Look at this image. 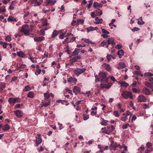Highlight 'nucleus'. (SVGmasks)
Listing matches in <instances>:
<instances>
[{
  "mask_svg": "<svg viewBox=\"0 0 153 153\" xmlns=\"http://www.w3.org/2000/svg\"><path fill=\"white\" fill-rule=\"evenodd\" d=\"M108 122V121L104 120L102 119V121L101 122V124L103 126H106L107 123Z\"/></svg>",
  "mask_w": 153,
  "mask_h": 153,
  "instance_id": "obj_41",
  "label": "nucleus"
},
{
  "mask_svg": "<svg viewBox=\"0 0 153 153\" xmlns=\"http://www.w3.org/2000/svg\"><path fill=\"white\" fill-rule=\"evenodd\" d=\"M34 94L33 92L30 91L28 93L27 97L30 98H33L34 97Z\"/></svg>",
  "mask_w": 153,
  "mask_h": 153,
  "instance_id": "obj_31",
  "label": "nucleus"
},
{
  "mask_svg": "<svg viewBox=\"0 0 153 153\" xmlns=\"http://www.w3.org/2000/svg\"><path fill=\"white\" fill-rule=\"evenodd\" d=\"M5 39L8 42H10L11 40V38L10 36H7L6 37V38H5Z\"/></svg>",
  "mask_w": 153,
  "mask_h": 153,
  "instance_id": "obj_54",
  "label": "nucleus"
},
{
  "mask_svg": "<svg viewBox=\"0 0 153 153\" xmlns=\"http://www.w3.org/2000/svg\"><path fill=\"white\" fill-rule=\"evenodd\" d=\"M113 114L115 117H119L120 116V115L118 114V111H114Z\"/></svg>",
  "mask_w": 153,
  "mask_h": 153,
  "instance_id": "obj_46",
  "label": "nucleus"
},
{
  "mask_svg": "<svg viewBox=\"0 0 153 153\" xmlns=\"http://www.w3.org/2000/svg\"><path fill=\"white\" fill-rule=\"evenodd\" d=\"M123 115L124 116V117H122L121 118V120L123 121H126L127 120V117L126 115V114L124 113L123 114Z\"/></svg>",
  "mask_w": 153,
  "mask_h": 153,
  "instance_id": "obj_33",
  "label": "nucleus"
},
{
  "mask_svg": "<svg viewBox=\"0 0 153 153\" xmlns=\"http://www.w3.org/2000/svg\"><path fill=\"white\" fill-rule=\"evenodd\" d=\"M13 17L11 16H10L7 19V20L8 21L12 22L13 21Z\"/></svg>",
  "mask_w": 153,
  "mask_h": 153,
  "instance_id": "obj_51",
  "label": "nucleus"
},
{
  "mask_svg": "<svg viewBox=\"0 0 153 153\" xmlns=\"http://www.w3.org/2000/svg\"><path fill=\"white\" fill-rule=\"evenodd\" d=\"M17 54L19 57L22 58L23 57L25 56L24 53L22 51L17 52Z\"/></svg>",
  "mask_w": 153,
  "mask_h": 153,
  "instance_id": "obj_25",
  "label": "nucleus"
},
{
  "mask_svg": "<svg viewBox=\"0 0 153 153\" xmlns=\"http://www.w3.org/2000/svg\"><path fill=\"white\" fill-rule=\"evenodd\" d=\"M145 84L147 87H149L152 88V85L148 82H145Z\"/></svg>",
  "mask_w": 153,
  "mask_h": 153,
  "instance_id": "obj_45",
  "label": "nucleus"
},
{
  "mask_svg": "<svg viewBox=\"0 0 153 153\" xmlns=\"http://www.w3.org/2000/svg\"><path fill=\"white\" fill-rule=\"evenodd\" d=\"M102 31L104 34H108L109 33L108 31L104 29H102Z\"/></svg>",
  "mask_w": 153,
  "mask_h": 153,
  "instance_id": "obj_47",
  "label": "nucleus"
},
{
  "mask_svg": "<svg viewBox=\"0 0 153 153\" xmlns=\"http://www.w3.org/2000/svg\"><path fill=\"white\" fill-rule=\"evenodd\" d=\"M29 59L31 60L33 63H36L37 62V58H33L32 57H30Z\"/></svg>",
  "mask_w": 153,
  "mask_h": 153,
  "instance_id": "obj_35",
  "label": "nucleus"
},
{
  "mask_svg": "<svg viewBox=\"0 0 153 153\" xmlns=\"http://www.w3.org/2000/svg\"><path fill=\"white\" fill-rule=\"evenodd\" d=\"M80 91L79 88L76 86H74L73 90V92L76 95Z\"/></svg>",
  "mask_w": 153,
  "mask_h": 153,
  "instance_id": "obj_12",
  "label": "nucleus"
},
{
  "mask_svg": "<svg viewBox=\"0 0 153 153\" xmlns=\"http://www.w3.org/2000/svg\"><path fill=\"white\" fill-rule=\"evenodd\" d=\"M102 6V5L101 4L97 2H94L93 4V7L95 8H97V7L101 8Z\"/></svg>",
  "mask_w": 153,
  "mask_h": 153,
  "instance_id": "obj_15",
  "label": "nucleus"
},
{
  "mask_svg": "<svg viewBox=\"0 0 153 153\" xmlns=\"http://www.w3.org/2000/svg\"><path fill=\"white\" fill-rule=\"evenodd\" d=\"M6 10L5 6L1 7H0V12L1 13L5 12Z\"/></svg>",
  "mask_w": 153,
  "mask_h": 153,
  "instance_id": "obj_40",
  "label": "nucleus"
},
{
  "mask_svg": "<svg viewBox=\"0 0 153 153\" xmlns=\"http://www.w3.org/2000/svg\"><path fill=\"white\" fill-rule=\"evenodd\" d=\"M130 127H131V126L129 125V124H126L125 125H123V126H122V128L123 129H126L129 126Z\"/></svg>",
  "mask_w": 153,
  "mask_h": 153,
  "instance_id": "obj_43",
  "label": "nucleus"
},
{
  "mask_svg": "<svg viewBox=\"0 0 153 153\" xmlns=\"http://www.w3.org/2000/svg\"><path fill=\"white\" fill-rule=\"evenodd\" d=\"M118 55H119L120 58H121L122 56L124 54V51L123 50H120L118 51Z\"/></svg>",
  "mask_w": 153,
  "mask_h": 153,
  "instance_id": "obj_23",
  "label": "nucleus"
},
{
  "mask_svg": "<svg viewBox=\"0 0 153 153\" xmlns=\"http://www.w3.org/2000/svg\"><path fill=\"white\" fill-rule=\"evenodd\" d=\"M41 70L40 69H37V71L35 72V74L36 75L39 74L41 73Z\"/></svg>",
  "mask_w": 153,
  "mask_h": 153,
  "instance_id": "obj_53",
  "label": "nucleus"
},
{
  "mask_svg": "<svg viewBox=\"0 0 153 153\" xmlns=\"http://www.w3.org/2000/svg\"><path fill=\"white\" fill-rule=\"evenodd\" d=\"M71 25L73 26H74L75 25H79V24L78 23L77 21H76L73 20L72 22H71Z\"/></svg>",
  "mask_w": 153,
  "mask_h": 153,
  "instance_id": "obj_42",
  "label": "nucleus"
},
{
  "mask_svg": "<svg viewBox=\"0 0 153 153\" xmlns=\"http://www.w3.org/2000/svg\"><path fill=\"white\" fill-rule=\"evenodd\" d=\"M46 2L48 4H50V5H52L55 4L56 1L53 0H47Z\"/></svg>",
  "mask_w": 153,
  "mask_h": 153,
  "instance_id": "obj_27",
  "label": "nucleus"
},
{
  "mask_svg": "<svg viewBox=\"0 0 153 153\" xmlns=\"http://www.w3.org/2000/svg\"><path fill=\"white\" fill-rule=\"evenodd\" d=\"M93 29V27H92V26L90 27H89L87 28H86V29L87 30V32H89L91 31L94 30Z\"/></svg>",
  "mask_w": 153,
  "mask_h": 153,
  "instance_id": "obj_44",
  "label": "nucleus"
},
{
  "mask_svg": "<svg viewBox=\"0 0 153 153\" xmlns=\"http://www.w3.org/2000/svg\"><path fill=\"white\" fill-rule=\"evenodd\" d=\"M16 99L14 98H10L8 100V102L10 104L14 105L16 102Z\"/></svg>",
  "mask_w": 153,
  "mask_h": 153,
  "instance_id": "obj_19",
  "label": "nucleus"
},
{
  "mask_svg": "<svg viewBox=\"0 0 153 153\" xmlns=\"http://www.w3.org/2000/svg\"><path fill=\"white\" fill-rule=\"evenodd\" d=\"M44 95L45 97V100H46L50 97V94H49V93L48 92L44 93Z\"/></svg>",
  "mask_w": 153,
  "mask_h": 153,
  "instance_id": "obj_30",
  "label": "nucleus"
},
{
  "mask_svg": "<svg viewBox=\"0 0 153 153\" xmlns=\"http://www.w3.org/2000/svg\"><path fill=\"white\" fill-rule=\"evenodd\" d=\"M0 44L3 46L4 48H6L7 45H8V44H9L6 43L2 41H1L0 42Z\"/></svg>",
  "mask_w": 153,
  "mask_h": 153,
  "instance_id": "obj_28",
  "label": "nucleus"
},
{
  "mask_svg": "<svg viewBox=\"0 0 153 153\" xmlns=\"http://www.w3.org/2000/svg\"><path fill=\"white\" fill-rule=\"evenodd\" d=\"M65 33L64 34H60L59 36V38L61 39H63L65 36Z\"/></svg>",
  "mask_w": 153,
  "mask_h": 153,
  "instance_id": "obj_58",
  "label": "nucleus"
},
{
  "mask_svg": "<svg viewBox=\"0 0 153 153\" xmlns=\"http://www.w3.org/2000/svg\"><path fill=\"white\" fill-rule=\"evenodd\" d=\"M89 118V116L88 115H84L83 118L84 120H86Z\"/></svg>",
  "mask_w": 153,
  "mask_h": 153,
  "instance_id": "obj_56",
  "label": "nucleus"
},
{
  "mask_svg": "<svg viewBox=\"0 0 153 153\" xmlns=\"http://www.w3.org/2000/svg\"><path fill=\"white\" fill-rule=\"evenodd\" d=\"M153 76V74H151L150 72H147L144 74L145 76L146 77H148Z\"/></svg>",
  "mask_w": 153,
  "mask_h": 153,
  "instance_id": "obj_34",
  "label": "nucleus"
},
{
  "mask_svg": "<svg viewBox=\"0 0 153 153\" xmlns=\"http://www.w3.org/2000/svg\"><path fill=\"white\" fill-rule=\"evenodd\" d=\"M86 70L85 68H77L74 69V72L77 76L84 72Z\"/></svg>",
  "mask_w": 153,
  "mask_h": 153,
  "instance_id": "obj_5",
  "label": "nucleus"
},
{
  "mask_svg": "<svg viewBox=\"0 0 153 153\" xmlns=\"http://www.w3.org/2000/svg\"><path fill=\"white\" fill-rule=\"evenodd\" d=\"M51 103L50 101H48L47 103H44L41 105V107H42L44 106L46 107L49 105Z\"/></svg>",
  "mask_w": 153,
  "mask_h": 153,
  "instance_id": "obj_39",
  "label": "nucleus"
},
{
  "mask_svg": "<svg viewBox=\"0 0 153 153\" xmlns=\"http://www.w3.org/2000/svg\"><path fill=\"white\" fill-rule=\"evenodd\" d=\"M31 89L29 85H27L25 87V89L24 90L27 91H28Z\"/></svg>",
  "mask_w": 153,
  "mask_h": 153,
  "instance_id": "obj_48",
  "label": "nucleus"
},
{
  "mask_svg": "<svg viewBox=\"0 0 153 153\" xmlns=\"http://www.w3.org/2000/svg\"><path fill=\"white\" fill-rule=\"evenodd\" d=\"M146 146L148 148H149L152 146V144L151 143L148 142L146 144Z\"/></svg>",
  "mask_w": 153,
  "mask_h": 153,
  "instance_id": "obj_62",
  "label": "nucleus"
},
{
  "mask_svg": "<svg viewBox=\"0 0 153 153\" xmlns=\"http://www.w3.org/2000/svg\"><path fill=\"white\" fill-rule=\"evenodd\" d=\"M125 67V65L123 62H120L118 64V65L117 67L118 69H122L124 68Z\"/></svg>",
  "mask_w": 153,
  "mask_h": 153,
  "instance_id": "obj_18",
  "label": "nucleus"
},
{
  "mask_svg": "<svg viewBox=\"0 0 153 153\" xmlns=\"http://www.w3.org/2000/svg\"><path fill=\"white\" fill-rule=\"evenodd\" d=\"M77 81V79L74 77H71L68 79V82H76Z\"/></svg>",
  "mask_w": 153,
  "mask_h": 153,
  "instance_id": "obj_14",
  "label": "nucleus"
},
{
  "mask_svg": "<svg viewBox=\"0 0 153 153\" xmlns=\"http://www.w3.org/2000/svg\"><path fill=\"white\" fill-rule=\"evenodd\" d=\"M2 128L4 131H7L10 129V126L8 124H5L3 126Z\"/></svg>",
  "mask_w": 153,
  "mask_h": 153,
  "instance_id": "obj_26",
  "label": "nucleus"
},
{
  "mask_svg": "<svg viewBox=\"0 0 153 153\" xmlns=\"http://www.w3.org/2000/svg\"><path fill=\"white\" fill-rule=\"evenodd\" d=\"M59 33V31H57L56 30H54L51 35V38H53L55 37Z\"/></svg>",
  "mask_w": 153,
  "mask_h": 153,
  "instance_id": "obj_13",
  "label": "nucleus"
},
{
  "mask_svg": "<svg viewBox=\"0 0 153 153\" xmlns=\"http://www.w3.org/2000/svg\"><path fill=\"white\" fill-rule=\"evenodd\" d=\"M106 44H107V42L106 41H103L101 43V45L102 47H104L106 45Z\"/></svg>",
  "mask_w": 153,
  "mask_h": 153,
  "instance_id": "obj_50",
  "label": "nucleus"
},
{
  "mask_svg": "<svg viewBox=\"0 0 153 153\" xmlns=\"http://www.w3.org/2000/svg\"><path fill=\"white\" fill-rule=\"evenodd\" d=\"M143 92L146 95H149L151 94L150 90L146 88H145L143 89Z\"/></svg>",
  "mask_w": 153,
  "mask_h": 153,
  "instance_id": "obj_16",
  "label": "nucleus"
},
{
  "mask_svg": "<svg viewBox=\"0 0 153 153\" xmlns=\"http://www.w3.org/2000/svg\"><path fill=\"white\" fill-rule=\"evenodd\" d=\"M77 21L78 22V23L79 22H80L81 24H83L84 23V20H81L79 19H78L77 20Z\"/></svg>",
  "mask_w": 153,
  "mask_h": 153,
  "instance_id": "obj_61",
  "label": "nucleus"
},
{
  "mask_svg": "<svg viewBox=\"0 0 153 153\" xmlns=\"http://www.w3.org/2000/svg\"><path fill=\"white\" fill-rule=\"evenodd\" d=\"M113 131L108 126L107 128H105V129L102 132L103 133L109 134Z\"/></svg>",
  "mask_w": 153,
  "mask_h": 153,
  "instance_id": "obj_8",
  "label": "nucleus"
},
{
  "mask_svg": "<svg viewBox=\"0 0 153 153\" xmlns=\"http://www.w3.org/2000/svg\"><path fill=\"white\" fill-rule=\"evenodd\" d=\"M120 84L121 85V86L122 87H126L128 86V84L125 82H122L120 83Z\"/></svg>",
  "mask_w": 153,
  "mask_h": 153,
  "instance_id": "obj_36",
  "label": "nucleus"
},
{
  "mask_svg": "<svg viewBox=\"0 0 153 153\" xmlns=\"http://www.w3.org/2000/svg\"><path fill=\"white\" fill-rule=\"evenodd\" d=\"M81 58L80 56H77L73 57L71 60L73 62H75L77 60L80 59Z\"/></svg>",
  "mask_w": 153,
  "mask_h": 153,
  "instance_id": "obj_22",
  "label": "nucleus"
},
{
  "mask_svg": "<svg viewBox=\"0 0 153 153\" xmlns=\"http://www.w3.org/2000/svg\"><path fill=\"white\" fill-rule=\"evenodd\" d=\"M29 2L34 6H39L42 4L43 3V1L39 0V1H38L37 0H29Z\"/></svg>",
  "mask_w": 153,
  "mask_h": 153,
  "instance_id": "obj_4",
  "label": "nucleus"
},
{
  "mask_svg": "<svg viewBox=\"0 0 153 153\" xmlns=\"http://www.w3.org/2000/svg\"><path fill=\"white\" fill-rule=\"evenodd\" d=\"M137 24L140 25H142L145 23V22L142 20V17H140L137 19Z\"/></svg>",
  "mask_w": 153,
  "mask_h": 153,
  "instance_id": "obj_20",
  "label": "nucleus"
},
{
  "mask_svg": "<svg viewBox=\"0 0 153 153\" xmlns=\"http://www.w3.org/2000/svg\"><path fill=\"white\" fill-rule=\"evenodd\" d=\"M117 143H116V142H114L113 141H112L110 146V147L114 148L115 147H117Z\"/></svg>",
  "mask_w": 153,
  "mask_h": 153,
  "instance_id": "obj_32",
  "label": "nucleus"
},
{
  "mask_svg": "<svg viewBox=\"0 0 153 153\" xmlns=\"http://www.w3.org/2000/svg\"><path fill=\"white\" fill-rule=\"evenodd\" d=\"M48 25L49 24L47 23L46 20H45V21L42 23V26L43 27L48 26Z\"/></svg>",
  "mask_w": 153,
  "mask_h": 153,
  "instance_id": "obj_49",
  "label": "nucleus"
},
{
  "mask_svg": "<svg viewBox=\"0 0 153 153\" xmlns=\"http://www.w3.org/2000/svg\"><path fill=\"white\" fill-rule=\"evenodd\" d=\"M122 47V45L120 44H117L115 48L118 49L121 48Z\"/></svg>",
  "mask_w": 153,
  "mask_h": 153,
  "instance_id": "obj_59",
  "label": "nucleus"
},
{
  "mask_svg": "<svg viewBox=\"0 0 153 153\" xmlns=\"http://www.w3.org/2000/svg\"><path fill=\"white\" fill-rule=\"evenodd\" d=\"M99 76L100 81L102 82H108L109 77H106V74L103 72H100L99 74Z\"/></svg>",
  "mask_w": 153,
  "mask_h": 153,
  "instance_id": "obj_2",
  "label": "nucleus"
},
{
  "mask_svg": "<svg viewBox=\"0 0 153 153\" xmlns=\"http://www.w3.org/2000/svg\"><path fill=\"white\" fill-rule=\"evenodd\" d=\"M144 149V148L143 146H141L138 148V150L140 151V153L142 151H143Z\"/></svg>",
  "mask_w": 153,
  "mask_h": 153,
  "instance_id": "obj_64",
  "label": "nucleus"
},
{
  "mask_svg": "<svg viewBox=\"0 0 153 153\" xmlns=\"http://www.w3.org/2000/svg\"><path fill=\"white\" fill-rule=\"evenodd\" d=\"M121 96L125 99L129 98L130 99H133L132 93L128 91H124L122 92Z\"/></svg>",
  "mask_w": 153,
  "mask_h": 153,
  "instance_id": "obj_3",
  "label": "nucleus"
},
{
  "mask_svg": "<svg viewBox=\"0 0 153 153\" xmlns=\"http://www.w3.org/2000/svg\"><path fill=\"white\" fill-rule=\"evenodd\" d=\"M14 113L16 116L19 118H21L22 116V113L21 111L19 110H16L14 111Z\"/></svg>",
  "mask_w": 153,
  "mask_h": 153,
  "instance_id": "obj_9",
  "label": "nucleus"
},
{
  "mask_svg": "<svg viewBox=\"0 0 153 153\" xmlns=\"http://www.w3.org/2000/svg\"><path fill=\"white\" fill-rule=\"evenodd\" d=\"M80 50V49H78L76 48L74 51L73 52V54L74 55H76L78 54V51Z\"/></svg>",
  "mask_w": 153,
  "mask_h": 153,
  "instance_id": "obj_38",
  "label": "nucleus"
},
{
  "mask_svg": "<svg viewBox=\"0 0 153 153\" xmlns=\"http://www.w3.org/2000/svg\"><path fill=\"white\" fill-rule=\"evenodd\" d=\"M100 88H106V85L105 84H101L100 85Z\"/></svg>",
  "mask_w": 153,
  "mask_h": 153,
  "instance_id": "obj_60",
  "label": "nucleus"
},
{
  "mask_svg": "<svg viewBox=\"0 0 153 153\" xmlns=\"http://www.w3.org/2000/svg\"><path fill=\"white\" fill-rule=\"evenodd\" d=\"M140 29L138 27H134L132 29H131V30L133 32L138 31Z\"/></svg>",
  "mask_w": 153,
  "mask_h": 153,
  "instance_id": "obj_52",
  "label": "nucleus"
},
{
  "mask_svg": "<svg viewBox=\"0 0 153 153\" xmlns=\"http://www.w3.org/2000/svg\"><path fill=\"white\" fill-rule=\"evenodd\" d=\"M107 42L108 45L112 44V45H113L115 44V43L114 42V39L113 38L108 39Z\"/></svg>",
  "mask_w": 153,
  "mask_h": 153,
  "instance_id": "obj_10",
  "label": "nucleus"
},
{
  "mask_svg": "<svg viewBox=\"0 0 153 153\" xmlns=\"http://www.w3.org/2000/svg\"><path fill=\"white\" fill-rule=\"evenodd\" d=\"M47 30V28L46 27L44 28V29H42L40 30V34L41 35H44L45 34V30Z\"/></svg>",
  "mask_w": 153,
  "mask_h": 153,
  "instance_id": "obj_37",
  "label": "nucleus"
},
{
  "mask_svg": "<svg viewBox=\"0 0 153 153\" xmlns=\"http://www.w3.org/2000/svg\"><path fill=\"white\" fill-rule=\"evenodd\" d=\"M103 66L107 71H111V67L109 65L105 64L103 65Z\"/></svg>",
  "mask_w": 153,
  "mask_h": 153,
  "instance_id": "obj_21",
  "label": "nucleus"
},
{
  "mask_svg": "<svg viewBox=\"0 0 153 153\" xmlns=\"http://www.w3.org/2000/svg\"><path fill=\"white\" fill-rule=\"evenodd\" d=\"M149 107L148 105L146 104H144L143 105V108L144 109H146V108H149Z\"/></svg>",
  "mask_w": 153,
  "mask_h": 153,
  "instance_id": "obj_55",
  "label": "nucleus"
},
{
  "mask_svg": "<svg viewBox=\"0 0 153 153\" xmlns=\"http://www.w3.org/2000/svg\"><path fill=\"white\" fill-rule=\"evenodd\" d=\"M44 38L43 37H37L34 38V39L35 41L39 42L43 40Z\"/></svg>",
  "mask_w": 153,
  "mask_h": 153,
  "instance_id": "obj_24",
  "label": "nucleus"
},
{
  "mask_svg": "<svg viewBox=\"0 0 153 153\" xmlns=\"http://www.w3.org/2000/svg\"><path fill=\"white\" fill-rule=\"evenodd\" d=\"M95 22H94V23L96 24H101L102 22V19H99L98 17H97L95 19Z\"/></svg>",
  "mask_w": 153,
  "mask_h": 153,
  "instance_id": "obj_17",
  "label": "nucleus"
},
{
  "mask_svg": "<svg viewBox=\"0 0 153 153\" xmlns=\"http://www.w3.org/2000/svg\"><path fill=\"white\" fill-rule=\"evenodd\" d=\"M33 29L32 25H30L29 26L27 24H25L22 26L20 31L23 32L25 35L28 36L30 32Z\"/></svg>",
  "mask_w": 153,
  "mask_h": 153,
  "instance_id": "obj_1",
  "label": "nucleus"
},
{
  "mask_svg": "<svg viewBox=\"0 0 153 153\" xmlns=\"http://www.w3.org/2000/svg\"><path fill=\"white\" fill-rule=\"evenodd\" d=\"M40 137L41 134H37V135L36 136V143L37 146H38L42 142V140Z\"/></svg>",
  "mask_w": 153,
  "mask_h": 153,
  "instance_id": "obj_6",
  "label": "nucleus"
},
{
  "mask_svg": "<svg viewBox=\"0 0 153 153\" xmlns=\"http://www.w3.org/2000/svg\"><path fill=\"white\" fill-rule=\"evenodd\" d=\"M84 41L86 43H91V41L89 40L88 39H85L84 40Z\"/></svg>",
  "mask_w": 153,
  "mask_h": 153,
  "instance_id": "obj_63",
  "label": "nucleus"
},
{
  "mask_svg": "<svg viewBox=\"0 0 153 153\" xmlns=\"http://www.w3.org/2000/svg\"><path fill=\"white\" fill-rule=\"evenodd\" d=\"M5 84L4 83L1 82L0 83V91L5 88Z\"/></svg>",
  "mask_w": 153,
  "mask_h": 153,
  "instance_id": "obj_29",
  "label": "nucleus"
},
{
  "mask_svg": "<svg viewBox=\"0 0 153 153\" xmlns=\"http://www.w3.org/2000/svg\"><path fill=\"white\" fill-rule=\"evenodd\" d=\"M89 3L88 4V9H89L91 7V6L92 5V3H93L92 1H89Z\"/></svg>",
  "mask_w": 153,
  "mask_h": 153,
  "instance_id": "obj_57",
  "label": "nucleus"
},
{
  "mask_svg": "<svg viewBox=\"0 0 153 153\" xmlns=\"http://www.w3.org/2000/svg\"><path fill=\"white\" fill-rule=\"evenodd\" d=\"M138 102H145L146 100L145 97L143 95H141L137 98Z\"/></svg>",
  "mask_w": 153,
  "mask_h": 153,
  "instance_id": "obj_7",
  "label": "nucleus"
},
{
  "mask_svg": "<svg viewBox=\"0 0 153 153\" xmlns=\"http://www.w3.org/2000/svg\"><path fill=\"white\" fill-rule=\"evenodd\" d=\"M94 12L97 16H101L102 14V11L100 9H97Z\"/></svg>",
  "mask_w": 153,
  "mask_h": 153,
  "instance_id": "obj_11",
  "label": "nucleus"
}]
</instances>
